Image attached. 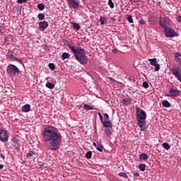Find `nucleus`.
Returning a JSON list of instances; mask_svg holds the SVG:
<instances>
[{
	"instance_id": "47",
	"label": "nucleus",
	"mask_w": 181,
	"mask_h": 181,
	"mask_svg": "<svg viewBox=\"0 0 181 181\" xmlns=\"http://www.w3.org/2000/svg\"><path fill=\"white\" fill-rule=\"evenodd\" d=\"M1 169H4V165H0V170H1Z\"/></svg>"
},
{
	"instance_id": "34",
	"label": "nucleus",
	"mask_w": 181,
	"mask_h": 181,
	"mask_svg": "<svg viewBox=\"0 0 181 181\" xmlns=\"http://www.w3.org/2000/svg\"><path fill=\"white\" fill-rule=\"evenodd\" d=\"M49 69H50L52 71H53V70H54V69H56V66H55L54 64H53V63L49 64Z\"/></svg>"
},
{
	"instance_id": "23",
	"label": "nucleus",
	"mask_w": 181,
	"mask_h": 181,
	"mask_svg": "<svg viewBox=\"0 0 181 181\" xmlns=\"http://www.w3.org/2000/svg\"><path fill=\"white\" fill-rule=\"evenodd\" d=\"M100 22L101 25H105L107 23V18L105 17H100Z\"/></svg>"
},
{
	"instance_id": "18",
	"label": "nucleus",
	"mask_w": 181,
	"mask_h": 181,
	"mask_svg": "<svg viewBox=\"0 0 181 181\" xmlns=\"http://www.w3.org/2000/svg\"><path fill=\"white\" fill-rule=\"evenodd\" d=\"M55 85L53 83L48 82L46 83V87L49 88V90H53L54 88Z\"/></svg>"
},
{
	"instance_id": "46",
	"label": "nucleus",
	"mask_w": 181,
	"mask_h": 181,
	"mask_svg": "<svg viewBox=\"0 0 181 181\" xmlns=\"http://www.w3.org/2000/svg\"><path fill=\"white\" fill-rule=\"evenodd\" d=\"M134 2L135 4H138V2H139V0H134Z\"/></svg>"
},
{
	"instance_id": "13",
	"label": "nucleus",
	"mask_w": 181,
	"mask_h": 181,
	"mask_svg": "<svg viewBox=\"0 0 181 181\" xmlns=\"http://www.w3.org/2000/svg\"><path fill=\"white\" fill-rule=\"evenodd\" d=\"M175 61L181 66V54L180 52L175 53Z\"/></svg>"
},
{
	"instance_id": "48",
	"label": "nucleus",
	"mask_w": 181,
	"mask_h": 181,
	"mask_svg": "<svg viewBox=\"0 0 181 181\" xmlns=\"http://www.w3.org/2000/svg\"><path fill=\"white\" fill-rule=\"evenodd\" d=\"M14 142H18V139H15V140H14Z\"/></svg>"
},
{
	"instance_id": "21",
	"label": "nucleus",
	"mask_w": 181,
	"mask_h": 181,
	"mask_svg": "<svg viewBox=\"0 0 181 181\" xmlns=\"http://www.w3.org/2000/svg\"><path fill=\"white\" fill-rule=\"evenodd\" d=\"M83 108L86 110H95L94 107H92L90 105H87V104L83 105Z\"/></svg>"
},
{
	"instance_id": "15",
	"label": "nucleus",
	"mask_w": 181,
	"mask_h": 181,
	"mask_svg": "<svg viewBox=\"0 0 181 181\" xmlns=\"http://www.w3.org/2000/svg\"><path fill=\"white\" fill-rule=\"evenodd\" d=\"M21 109L23 112H29L30 111V105L27 104L23 106Z\"/></svg>"
},
{
	"instance_id": "22",
	"label": "nucleus",
	"mask_w": 181,
	"mask_h": 181,
	"mask_svg": "<svg viewBox=\"0 0 181 181\" xmlns=\"http://www.w3.org/2000/svg\"><path fill=\"white\" fill-rule=\"evenodd\" d=\"M62 60H66V59H69L70 57V54L67 53V52H64L62 54Z\"/></svg>"
},
{
	"instance_id": "40",
	"label": "nucleus",
	"mask_w": 181,
	"mask_h": 181,
	"mask_svg": "<svg viewBox=\"0 0 181 181\" xmlns=\"http://www.w3.org/2000/svg\"><path fill=\"white\" fill-rule=\"evenodd\" d=\"M139 23H140V25H145L146 21H145V20H144V19L141 18V19L139 21Z\"/></svg>"
},
{
	"instance_id": "30",
	"label": "nucleus",
	"mask_w": 181,
	"mask_h": 181,
	"mask_svg": "<svg viewBox=\"0 0 181 181\" xmlns=\"http://www.w3.org/2000/svg\"><path fill=\"white\" fill-rule=\"evenodd\" d=\"M37 8L40 11H43V9H45V4H39L37 5Z\"/></svg>"
},
{
	"instance_id": "42",
	"label": "nucleus",
	"mask_w": 181,
	"mask_h": 181,
	"mask_svg": "<svg viewBox=\"0 0 181 181\" xmlns=\"http://www.w3.org/2000/svg\"><path fill=\"white\" fill-rule=\"evenodd\" d=\"M134 176H136V177H139V174L138 172H134Z\"/></svg>"
},
{
	"instance_id": "27",
	"label": "nucleus",
	"mask_w": 181,
	"mask_h": 181,
	"mask_svg": "<svg viewBox=\"0 0 181 181\" xmlns=\"http://www.w3.org/2000/svg\"><path fill=\"white\" fill-rule=\"evenodd\" d=\"M37 18H38L39 21H44V19H45V14H43L42 13H39L37 15Z\"/></svg>"
},
{
	"instance_id": "3",
	"label": "nucleus",
	"mask_w": 181,
	"mask_h": 181,
	"mask_svg": "<svg viewBox=\"0 0 181 181\" xmlns=\"http://www.w3.org/2000/svg\"><path fill=\"white\" fill-rule=\"evenodd\" d=\"M136 119L138 121L137 124L139 125L141 131L146 129L145 126L146 125V112L144 110H141L136 107Z\"/></svg>"
},
{
	"instance_id": "45",
	"label": "nucleus",
	"mask_w": 181,
	"mask_h": 181,
	"mask_svg": "<svg viewBox=\"0 0 181 181\" xmlns=\"http://www.w3.org/2000/svg\"><path fill=\"white\" fill-rule=\"evenodd\" d=\"M93 146H95V148H97V147H98V146H97V144H96L95 142H93Z\"/></svg>"
},
{
	"instance_id": "2",
	"label": "nucleus",
	"mask_w": 181,
	"mask_h": 181,
	"mask_svg": "<svg viewBox=\"0 0 181 181\" xmlns=\"http://www.w3.org/2000/svg\"><path fill=\"white\" fill-rule=\"evenodd\" d=\"M68 47L72 52L75 59H76L81 64H87V56L83 48L76 47L72 44H68Z\"/></svg>"
},
{
	"instance_id": "8",
	"label": "nucleus",
	"mask_w": 181,
	"mask_h": 181,
	"mask_svg": "<svg viewBox=\"0 0 181 181\" xmlns=\"http://www.w3.org/2000/svg\"><path fill=\"white\" fill-rule=\"evenodd\" d=\"M68 2L69 6L73 8V9H78L80 6V0H66Z\"/></svg>"
},
{
	"instance_id": "33",
	"label": "nucleus",
	"mask_w": 181,
	"mask_h": 181,
	"mask_svg": "<svg viewBox=\"0 0 181 181\" xmlns=\"http://www.w3.org/2000/svg\"><path fill=\"white\" fill-rule=\"evenodd\" d=\"M127 21L129 23H134V20L132 19V16H131V15L128 16Z\"/></svg>"
},
{
	"instance_id": "25",
	"label": "nucleus",
	"mask_w": 181,
	"mask_h": 181,
	"mask_svg": "<svg viewBox=\"0 0 181 181\" xmlns=\"http://www.w3.org/2000/svg\"><path fill=\"white\" fill-rule=\"evenodd\" d=\"M92 156H93V152L92 151H88L86 154V158L87 159H91Z\"/></svg>"
},
{
	"instance_id": "31",
	"label": "nucleus",
	"mask_w": 181,
	"mask_h": 181,
	"mask_svg": "<svg viewBox=\"0 0 181 181\" xmlns=\"http://www.w3.org/2000/svg\"><path fill=\"white\" fill-rule=\"evenodd\" d=\"M33 155H35V152H33V151H30L26 155V156L27 158H32Z\"/></svg>"
},
{
	"instance_id": "9",
	"label": "nucleus",
	"mask_w": 181,
	"mask_h": 181,
	"mask_svg": "<svg viewBox=\"0 0 181 181\" xmlns=\"http://www.w3.org/2000/svg\"><path fill=\"white\" fill-rule=\"evenodd\" d=\"M164 32L167 37H175V36H177V33H176L175 30L170 28V27H168V29L164 30Z\"/></svg>"
},
{
	"instance_id": "28",
	"label": "nucleus",
	"mask_w": 181,
	"mask_h": 181,
	"mask_svg": "<svg viewBox=\"0 0 181 181\" xmlns=\"http://www.w3.org/2000/svg\"><path fill=\"white\" fill-rule=\"evenodd\" d=\"M119 176H120V177H124V179H128V175L125 173H119Z\"/></svg>"
},
{
	"instance_id": "37",
	"label": "nucleus",
	"mask_w": 181,
	"mask_h": 181,
	"mask_svg": "<svg viewBox=\"0 0 181 181\" xmlns=\"http://www.w3.org/2000/svg\"><path fill=\"white\" fill-rule=\"evenodd\" d=\"M154 66H155L156 71H159V70L160 69V66H159V64H156V65H154Z\"/></svg>"
},
{
	"instance_id": "16",
	"label": "nucleus",
	"mask_w": 181,
	"mask_h": 181,
	"mask_svg": "<svg viewBox=\"0 0 181 181\" xmlns=\"http://www.w3.org/2000/svg\"><path fill=\"white\" fill-rule=\"evenodd\" d=\"M147 159H149V157L148 156V154H146V153H142L139 156L140 160H147Z\"/></svg>"
},
{
	"instance_id": "41",
	"label": "nucleus",
	"mask_w": 181,
	"mask_h": 181,
	"mask_svg": "<svg viewBox=\"0 0 181 181\" xmlns=\"http://www.w3.org/2000/svg\"><path fill=\"white\" fill-rule=\"evenodd\" d=\"M97 151H98L99 152H103V147H96Z\"/></svg>"
},
{
	"instance_id": "35",
	"label": "nucleus",
	"mask_w": 181,
	"mask_h": 181,
	"mask_svg": "<svg viewBox=\"0 0 181 181\" xmlns=\"http://www.w3.org/2000/svg\"><path fill=\"white\" fill-rule=\"evenodd\" d=\"M105 121H110V116L107 113L103 114Z\"/></svg>"
},
{
	"instance_id": "11",
	"label": "nucleus",
	"mask_w": 181,
	"mask_h": 181,
	"mask_svg": "<svg viewBox=\"0 0 181 181\" xmlns=\"http://www.w3.org/2000/svg\"><path fill=\"white\" fill-rule=\"evenodd\" d=\"M47 28H49V23L47 21H44L39 23V28L42 32H45Z\"/></svg>"
},
{
	"instance_id": "14",
	"label": "nucleus",
	"mask_w": 181,
	"mask_h": 181,
	"mask_svg": "<svg viewBox=\"0 0 181 181\" xmlns=\"http://www.w3.org/2000/svg\"><path fill=\"white\" fill-rule=\"evenodd\" d=\"M132 101V99L127 98L123 99L122 103L123 105H129Z\"/></svg>"
},
{
	"instance_id": "5",
	"label": "nucleus",
	"mask_w": 181,
	"mask_h": 181,
	"mask_svg": "<svg viewBox=\"0 0 181 181\" xmlns=\"http://www.w3.org/2000/svg\"><path fill=\"white\" fill-rule=\"evenodd\" d=\"M20 72L19 69L13 64H9L6 68V73L9 76H16Z\"/></svg>"
},
{
	"instance_id": "24",
	"label": "nucleus",
	"mask_w": 181,
	"mask_h": 181,
	"mask_svg": "<svg viewBox=\"0 0 181 181\" xmlns=\"http://www.w3.org/2000/svg\"><path fill=\"white\" fill-rule=\"evenodd\" d=\"M139 169L141 172H145V169H146V165L145 164H140L139 165Z\"/></svg>"
},
{
	"instance_id": "43",
	"label": "nucleus",
	"mask_w": 181,
	"mask_h": 181,
	"mask_svg": "<svg viewBox=\"0 0 181 181\" xmlns=\"http://www.w3.org/2000/svg\"><path fill=\"white\" fill-rule=\"evenodd\" d=\"M177 21L178 22H181V16H180L177 18Z\"/></svg>"
},
{
	"instance_id": "19",
	"label": "nucleus",
	"mask_w": 181,
	"mask_h": 181,
	"mask_svg": "<svg viewBox=\"0 0 181 181\" xmlns=\"http://www.w3.org/2000/svg\"><path fill=\"white\" fill-rule=\"evenodd\" d=\"M72 23V28L74 29H76V30H80V24L77 23Z\"/></svg>"
},
{
	"instance_id": "6",
	"label": "nucleus",
	"mask_w": 181,
	"mask_h": 181,
	"mask_svg": "<svg viewBox=\"0 0 181 181\" xmlns=\"http://www.w3.org/2000/svg\"><path fill=\"white\" fill-rule=\"evenodd\" d=\"M8 139H9L8 131L0 129V141L1 142H7Z\"/></svg>"
},
{
	"instance_id": "17",
	"label": "nucleus",
	"mask_w": 181,
	"mask_h": 181,
	"mask_svg": "<svg viewBox=\"0 0 181 181\" xmlns=\"http://www.w3.org/2000/svg\"><path fill=\"white\" fill-rule=\"evenodd\" d=\"M148 62L151 63V66H156V64H158V61H156V58L149 59Z\"/></svg>"
},
{
	"instance_id": "36",
	"label": "nucleus",
	"mask_w": 181,
	"mask_h": 181,
	"mask_svg": "<svg viewBox=\"0 0 181 181\" xmlns=\"http://www.w3.org/2000/svg\"><path fill=\"white\" fill-rule=\"evenodd\" d=\"M143 87H144V88H148L149 84L148 83V82H146V81L143 82Z\"/></svg>"
},
{
	"instance_id": "44",
	"label": "nucleus",
	"mask_w": 181,
	"mask_h": 181,
	"mask_svg": "<svg viewBox=\"0 0 181 181\" xmlns=\"http://www.w3.org/2000/svg\"><path fill=\"white\" fill-rule=\"evenodd\" d=\"M0 156L2 159H5V156L4 154H0Z\"/></svg>"
},
{
	"instance_id": "1",
	"label": "nucleus",
	"mask_w": 181,
	"mask_h": 181,
	"mask_svg": "<svg viewBox=\"0 0 181 181\" xmlns=\"http://www.w3.org/2000/svg\"><path fill=\"white\" fill-rule=\"evenodd\" d=\"M46 148L49 151H57L62 144V134L57 131V128L54 126L47 125L44 127L42 132Z\"/></svg>"
},
{
	"instance_id": "39",
	"label": "nucleus",
	"mask_w": 181,
	"mask_h": 181,
	"mask_svg": "<svg viewBox=\"0 0 181 181\" xmlns=\"http://www.w3.org/2000/svg\"><path fill=\"white\" fill-rule=\"evenodd\" d=\"M99 118L100 119V122H103L104 121V118L103 117V115L101 113L98 112Z\"/></svg>"
},
{
	"instance_id": "12",
	"label": "nucleus",
	"mask_w": 181,
	"mask_h": 181,
	"mask_svg": "<svg viewBox=\"0 0 181 181\" xmlns=\"http://www.w3.org/2000/svg\"><path fill=\"white\" fill-rule=\"evenodd\" d=\"M101 122L103 125V128L112 129V123H111V122L110 120H106V121L103 120V122Z\"/></svg>"
},
{
	"instance_id": "29",
	"label": "nucleus",
	"mask_w": 181,
	"mask_h": 181,
	"mask_svg": "<svg viewBox=\"0 0 181 181\" xmlns=\"http://www.w3.org/2000/svg\"><path fill=\"white\" fill-rule=\"evenodd\" d=\"M105 132L106 134V136H111V129H105Z\"/></svg>"
},
{
	"instance_id": "4",
	"label": "nucleus",
	"mask_w": 181,
	"mask_h": 181,
	"mask_svg": "<svg viewBox=\"0 0 181 181\" xmlns=\"http://www.w3.org/2000/svg\"><path fill=\"white\" fill-rule=\"evenodd\" d=\"M159 25L164 30L170 28V19L168 17H160Z\"/></svg>"
},
{
	"instance_id": "32",
	"label": "nucleus",
	"mask_w": 181,
	"mask_h": 181,
	"mask_svg": "<svg viewBox=\"0 0 181 181\" xmlns=\"http://www.w3.org/2000/svg\"><path fill=\"white\" fill-rule=\"evenodd\" d=\"M108 5L111 9H113L114 8V2H112V0H109L108 1Z\"/></svg>"
},
{
	"instance_id": "10",
	"label": "nucleus",
	"mask_w": 181,
	"mask_h": 181,
	"mask_svg": "<svg viewBox=\"0 0 181 181\" xmlns=\"http://www.w3.org/2000/svg\"><path fill=\"white\" fill-rule=\"evenodd\" d=\"M6 59L8 60V62H18L19 63H21V64H22L23 63L22 59H18V58L16 57L15 55L11 53H8L6 54Z\"/></svg>"
},
{
	"instance_id": "20",
	"label": "nucleus",
	"mask_w": 181,
	"mask_h": 181,
	"mask_svg": "<svg viewBox=\"0 0 181 181\" xmlns=\"http://www.w3.org/2000/svg\"><path fill=\"white\" fill-rule=\"evenodd\" d=\"M162 104L163 107H165V108H169V107H170V103L168 100H163Z\"/></svg>"
},
{
	"instance_id": "7",
	"label": "nucleus",
	"mask_w": 181,
	"mask_h": 181,
	"mask_svg": "<svg viewBox=\"0 0 181 181\" xmlns=\"http://www.w3.org/2000/svg\"><path fill=\"white\" fill-rule=\"evenodd\" d=\"M168 93L169 94L168 95V97H171V98H176V97H179V95H180V90L172 87L170 88Z\"/></svg>"
},
{
	"instance_id": "38",
	"label": "nucleus",
	"mask_w": 181,
	"mask_h": 181,
	"mask_svg": "<svg viewBox=\"0 0 181 181\" xmlns=\"http://www.w3.org/2000/svg\"><path fill=\"white\" fill-rule=\"evenodd\" d=\"M17 4H25V2H28V0H17Z\"/></svg>"
},
{
	"instance_id": "26",
	"label": "nucleus",
	"mask_w": 181,
	"mask_h": 181,
	"mask_svg": "<svg viewBox=\"0 0 181 181\" xmlns=\"http://www.w3.org/2000/svg\"><path fill=\"white\" fill-rule=\"evenodd\" d=\"M163 146L166 149V151H169V149H170V146L168 143H163Z\"/></svg>"
}]
</instances>
